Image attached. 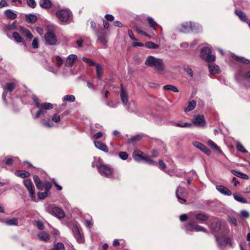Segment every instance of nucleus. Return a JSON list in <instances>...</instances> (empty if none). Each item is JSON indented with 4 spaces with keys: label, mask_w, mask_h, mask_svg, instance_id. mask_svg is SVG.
<instances>
[{
    "label": "nucleus",
    "mask_w": 250,
    "mask_h": 250,
    "mask_svg": "<svg viewBox=\"0 0 250 250\" xmlns=\"http://www.w3.org/2000/svg\"><path fill=\"white\" fill-rule=\"evenodd\" d=\"M5 16L11 20H14L17 18V15L11 10H6L4 12Z\"/></svg>",
    "instance_id": "nucleus-35"
},
{
    "label": "nucleus",
    "mask_w": 250,
    "mask_h": 250,
    "mask_svg": "<svg viewBox=\"0 0 250 250\" xmlns=\"http://www.w3.org/2000/svg\"><path fill=\"white\" fill-rule=\"evenodd\" d=\"M41 123L43 125H44L46 127H51L53 126V125H54V124L52 123H51L49 121H46V122L42 121Z\"/></svg>",
    "instance_id": "nucleus-56"
},
{
    "label": "nucleus",
    "mask_w": 250,
    "mask_h": 250,
    "mask_svg": "<svg viewBox=\"0 0 250 250\" xmlns=\"http://www.w3.org/2000/svg\"><path fill=\"white\" fill-rule=\"evenodd\" d=\"M206 121L203 115H198L195 117L193 124L199 127H204L206 125Z\"/></svg>",
    "instance_id": "nucleus-15"
},
{
    "label": "nucleus",
    "mask_w": 250,
    "mask_h": 250,
    "mask_svg": "<svg viewBox=\"0 0 250 250\" xmlns=\"http://www.w3.org/2000/svg\"><path fill=\"white\" fill-rule=\"evenodd\" d=\"M164 89L165 90L172 91L174 92H178L179 90L175 86L172 85H166L164 86Z\"/></svg>",
    "instance_id": "nucleus-40"
},
{
    "label": "nucleus",
    "mask_w": 250,
    "mask_h": 250,
    "mask_svg": "<svg viewBox=\"0 0 250 250\" xmlns=\"http://www.w3.org/2000/svg\"><path fill=\"white\" fill-rule=\"evenodd\" d=\"M236 15H237L239 19L243 22L248 23L249 20L246 14L243 11L236 9L234 12Z\"/></svg>",
    "instance_id": "nucleus-19"
},
{
    "label": "nucleus",
    "mask_w": 250,
    "mask_h": 250,
    "mask_svg": "<svg viewBox=\"0 0 250 250\" xmlns=\"http://www.w3.org/2000/svg\"><path fill=\"white\" fill-rule=\"evenodd\" d=\"M39 239L42 241H47L49 240L50 237L49 234L44 232H41L38 234Z\"/></svg>",
    "instance_id": "nucleus-31"
},
{
    "label": "nucleus",
    "mask_w": 250,
    "mask_h": 250,
    "mask_svg": "<svg viewBox=\"0 0 250 250\" xmlns=\"http://www.w3.org/2000/svg\"><path fill=\"white\" fill-rule=\"evenodd\" d=\"M215 227H213V229L215 232H217L221 228V223L219 222H216L215 223Z\"/></svg>",
    "instance_id": "nucleus-59"
},
{
    "label": "nucleus",
    "mask_w": 250,
    "mask_h": 250,
    "mask_svg": "<svg viewBox=\"0 0 250 250\" xmlns=\"http://www.w3.org/2000/svg\"><path fill=\"white\" fill-rule=\"evenodd\" d=\"M71 229L77 241L79 243H83L84 242V238L82 229L76 225L73 226Z\"/></svg>",
    "instance_id": "nucleus-8"
},
{
    "label": "nucleus",
    "mask_w": 250,
    "mask_h": 250,
    "mask_svg": "<svg viewBox=\"0 0 250 250\" xmlns=\"http://www.w3.org/2000/svg\"><path fill=\"white\" fill-rule=\"evenodd\" d=\"M51 5L52 3L50 0H41L40 1V5L44 9L50 8Z\"/></svg>",
    "instance_id": "nucleus-26"
},
{
    "label": "nucleus",
    "mask_w": 250,
    "mask_h": 250,
    "mask_svg": "<svg viewBox=\"0 0 250 250\" xmlns=\"http://www.w3.org/2000/svg\"><path fill=\"white\" fill-rule=\"evenodd\" d=\"M56 60L57 61V64L58 66H60L63 63V60L59 56H56Z\"/></svg>",
    "instance_id": "nucleus-58"
},
{
    "label": "nucleus",
    "mask_w": 250,
    "mask_h": 250,
    "mask_svg": "<svg viewBox=\"0 0 250 250\" xmlns=\"http://www.w3.org/2000/svg\"><path fill=\"white\" fill-rule=\"evenodd\" d=\"M193 144L194 146L198 148V149L202 150L206 154L208 155H209L210 154V150L205 145L203 144L198 142H194L193 143Z\"/></svg>",
    "instance_id": "nucleus-16"
},
{
    "label": "nucleus",
    "mask_w": 250,
    "mask_h": 250,
    "mask_svg": "<svg viewBox=\"0 0 250 250\" xmlns=\"http://www.w3.org/2000/svg\"><path fill=\"white\" fill-rule=\"evenodd\" d=\"M142 138V135L140 134H138L135 135L134 137H132L129 139L130 142H134L136 141H138L141 139Z\"/></svg>",
    "instance_id": "nucleus-49"
},
{
    "label": "nucleus",
    "mask_w": 250,
    "mask_h": 250,
    "mask_svg": "<svg viewBox=\"0 0 250 250\" xmlns=\"http://www.w3.org/2000/svg\"><path fill=\"white\" fill-rule=\"evenodd\" d=\"M145 64L149 67H153L160 72L165 70V65L162 59L156 58L152 56H149L146 59Z\"/></svg>",
    "instance_id": "nucleus-2"
},
{
    "label": "nucleus",
    "mask_w": 250,
    "mask_h": 250,
    "mask_svg": "<svg viewBox=\"0 0 250 250\" xmlns=\"http://www.w3.org/2000/svg\"><path fill=\"white\" fill-rule=\"evenodd\" d=\"M96 67L97 77L99 79H101L103 73V67L98 63L96 64Z\"/></svg>",
    "instance_id": "nucleus-34"
},
{
    "label": "nucleus",
    "mask_w": 250,
    "mask_h": 250,
    "mask_svg": "<svg viewBox=\"0 0 250 250\" xmlns=\"http://www.w3.org/2000/svg\"><path fill=\"white\" fill-rule=\"evenodd\" d=\"M84 225L88 228H91L92 226V223L90 220H85Z\"/></svg>",
    "instance_id": "nucleus-63"
},
{
    "label": "nucleus",
    "mask_w": 250,
    "mask_h": 250,
    "mask_svg": "<svg viewBox=\"0 0 250 250\" xmlns=\"http://www.w3.org/2000/svg\"><path fill=\"white\" fill-rule=\"evenodd\" d=\"M196 103L194 101L189 102L188 106L185 109V111H189L193 110L196 106Z\"/></svg>",
    "instance_id": "nucleus-38"
},
{
    "label": "nucleus",
    "mask_w": 250,
    "mask_h": 250,
    "mask_svg": "<svg viewBox=\"0 0 250 250\" xmlns=\"http://www.w3.org/2000/svg\"><path fill=\"white\" fill-rule=\"evenodd\" d=\"M142 152L139 151H135L133 153V158L136 161H140L143 159Z\"/></svg>",
    "instance_id": "nucleus-37"
},
{
    "label": "nucleus",
    "mask_w": 250,
    "mask_h": 250,
    "mask_svg": "<svg viewBox=\"0 0 250 250\" xmlns=\"http://www.w3.org/2000/svg\"><path fill=\"white\" fill-rule=\"evenodd\" d=\"M44 40L46 43L50 45H55L57 42L56 36L51 31H48L45 34Z\"/></svg>",
    "instance_id": "nucleus-12"
},
{
    "label": "nucleus",
    "mask_w": 250,
    "mask_h": 250,
    "mask_svg": "<svg viewBox=\"0 0 250 250\" xmlns=\"http://www.w3.org/2000/svg\"><path fill=\"white\" fill-rule=\"evenodd\" d=\"M44 188H45V191L48 192L52 188L51 183L49 182H45L44 185Z\"/></svg>",
    "instance_id": "nucleus-51"
},
{
    "label": "nucleus",
    "mask_w": 250,
    "mask_h": 250,
    "mask_svg": "<svg viewBox=\"0 0 250 250\" xmlns=\"http://www.w3.org/2000/svg\"><path fill=\"white\" fill-rule=\"evenodd\" d=\"M12 36L14 40L17 42H22L23 43H25V42L24 41L23 39L22 38V37L20 36L19 33L17 32H14L12 34Z\"/></svg>",
    "instance_id": "nucleus-32"
},
{
    "label": "nucleus",
    "mask_w": 250,
    "mask_h": 250,
    "mask_svg": "<svg viewBox=\"0 0 250 250\" xmlns=\"http://www.w3.org/2000/svg\"><path fill=\"white\" fill-rule=\"evenodd\" d=\"M56 15L60 21L63 23H68L70 22L72 14L68 9H62L57 11Z\"/></svg>",
    "instance_id": "nucleus-4"
},
{
    "label": "nucleus",
    "mask_w": 250,
    "mask_h": 250,
    "mask_svg": "<svg viewBox=\"0 0 250 250\" xmlns=\"http://www.w3.org/2000/svg\"><path fill=\"white\" fill-rule=\"evenodd\" d=\"M51 250H65L64 245L62 243H58Z\"/></svg>",
    "instance_id": "nucleus-44"
},
{
    "label": "nucleus",
    "mask_w": 250,
    "mask_h": 250,
    "mask_svg": "<svg viewBox=\"0 0 250 250\" xmlns=\"http://www.w3.org/2000/svg\"><path fill=\"white\" fill-rule=\"evenodd\" d=\"M174 125L176 126L181 127H189L191 126V125H192L191 124H190V123H184L181 121H180L178 123H174Z\"/></svg>",
    "instance_id": "nucleus-41"
},
{
    "label": "nucleus",
    "mask_w": 250,
    "mask_h": 250,
    "mask_svg": "<svg viewBox=\"0 0 250 250\" xmlns=\"http://www.w3.org/2000/svg\"><path fill=\"white\" fill-rule=\"evenodd\" d=\"M201 58L208 62H213L215 60V56L212 54L211 49L208 47L202 48L201 51Z\"/></svg>",
    "instance_id": "nucleus-5"
},
{
    "label": "nucleus",
    "mask_w": 250,
    "mask_h": 250,
    "mask_svg": "<svg viewBox=\"0 0 250 250\" xmlns=\"http://www.w3.org/2000/svg\"><path fill=\"white\" fill-rule=\"evenodd\" d=\"M121 98L122 100V101L123 103L126 105L128 102V97L127 93L125 91V90L124 89L123 84H121Z\"/></svg>",
    "instance_id": "nucleus-21"
},
{
    "label": "nucleus",
    "mask_w": 250,
    "mask_h": 250,
    "mask_svg": "<svg viewBox=\"0 0 250 250\" xmlns=\"http://www.w3.org/2000/svg\"><path fill=\"white\" fill-rule=\"evenodd\" d=\"M62 101L63 102H73L75 101V97L73 95H67L63 97Z\"/></svg>",
    "instance_id": "nucleus-39"
},
{
    "label": "nucleus",
    "mask_w": 250,
    "mask_h": 250,
    "mask_svg": "<svg viewBox=\"0 0 250 250\" xmlns=\"http://www.w3.org/2000/svg\"><path fill=\"white\" fill-rule=\"evenodd\" d=\"M119 156L120 158L123 160H126L128 157V155L126 152H120L119 153Z\"/></svg>",
    "instance_id": "nucleus-48"
},
{
    "label": "nucleus",
    "mask_w": 250,
    "mask_h": 250,
    "mask_svg": "<svg viewBox=\"0 0 250 250\" xmlns=\"http://www.w3.org/2000/svg\"><path fill=\"white\" fill-rule=\"evenodd\" d=\"M232 173L235 175L236 176L241 178L243 179L248 180L249 179V176L246 174H244L241 172L232 170Z\"/></svg>",
    "instance_id": "nucleus-30"
},
{
    "label": "nucleus",
    "mask_w": 250,
    "mask_h": 250,
    "mask_svg": "<svg viewBox=\"0 0 250 250\" xmlns=\"http://www.w3.org/2000/svg\"><path fill=\"white\" fill-rule=\"evenodd\" d=\"M104 133L102 132L99 131L96 134H94L92 139L95 140L99 139L103 137Z\"/></svg>",
    "instance_id": "nucleus-53"
},
{
    "label": "nucleus",
    "mask_w": 250,
    "mask_h": 250,
    "mask_svg": "<svg viewBox=\"0 0 250 250\" xmlns=\"http://www.w3.org/2000/svg\"><path fill=\"white\" fill-rule=\"evenodd\" d=\"M15 175L19 177L22 178H27L30 176V173L27 171L23 170V171H20V170H17L15 172Z\"/></svg>",
    "instance_id": "nucleus-24"
},
{
    "label": "nucleus",
    "mask_w": 250,
    "mask_h": 250,
    "mask_svg": "<svg viewBox=\"0 0 250 250\" xmlns=\"http://www.w3.org/2000/svg\"><path fill=\"white\" fill-rule=\"evenodd\" d=\"M185 70L190 77H192L193 76V71L191 68L188 66H187L185 68Z\"/></svg>",
    "instance_id": "nucleus-57"
},
{
    "label": "nucleus",
    "mask_w": 250,
    "mask_h": 250,
    "mask_svg": "<svg viewBox=\"0 0 250 250\" xmlns=\"http://www.w3.org/2000/svg\"><path fill=\"white\" fill-rule=\"evenodd\" d=\"M233 197L235 200H236L237 201L242 203H247L248 201L247 200L242 197V196L237 194V193H234L233 194Z\"/></svg>",
    "instance_id": "nucleus-36"
},
{
    "label": "nucleus",
    "mask_w": 250,
    "mask_h": 250,
    "mask_svg": "<svg viewBox=\"0 0 250 250\" xmlns=\"http://www.w3.org/2000/svg\"><path fill=\"white\" fill-rule=\"evenodd\" d=\"M96 35L98 37V40L104 45L107 43V40L105 38V34L103 29L99 30L96 31Z\"/></svg>",
    "instance_id": "nucleus-17"
},
{
    "label": "nucleus",
    "mask_w": 250,
    "mask_h": 250,
    "mask_svg": "<svg viewBox=\"0 0 250 250\" xmlns=\"http://www.w3.org/2000/svg\"><path fill=\"white\" fill-rule=\"evenodd\" d=\"M128 35L129 37H130V38L132 40H133V41L137 40V39L135 38V37H134V36L133 34L132 31L131 29H129L128 30Z\"/></svg>",
    "instance_id": "nucleus-60"
},
{
    "label": "nucleus",
    "mask_w": 250,
    "mask_h": 250,
    "mask_svg": "<svg viewBox=\"0 0 250 250\" xmlns=\"http://www.w3.org/2000/svg\"><path fill=\"white\" fill-rule=\"evenodd\" d=\"M215 238L218 247L221 248L227 245H229L231 247H232L233 242L230 238L225 236L219 237L217 235H215Z\"/></svg>",
    "instance_id": "nucleus-9"
},
{
    "label": "nucleus",
    "mask_w": 250,
    "mask_h": 250,
    "mask_svg": "<svg viewBox=\"0 0 250 250\" xmlns=\"http://www.w3.org/2000/svg\"><path fill=\"white\" fill-rule=\"evenodd\" d=\"M3 90H7L9 92H12L15 88V84L13 83H7L5 86H2Z\"/></svg>",
    "instance_id": "nucleus-29"
},
{
    "label": "nucleus",
    "mask_w": 250,
    "mask_h": 250,
    "mask_svg": "<svg viewBox=\"0 0 250 250\" xmlns=\"http://www.w3.org/2000/svg\"><path fill=\"white\" fill-rule=\"evenodd\" d=\"M196 26H198V25L195 23L186 22L182 24L180 30L182 32L187 33L195 29Z\"/></svg>",
    "instance_id": "nucleus-13"
},
{
    "label": "nucleus",
    "mask_w": 250,
    "mask_h": 250,
    "mask_svg": "<svg viewBox=\"0 0 250 250\" xmlns=\"http://www.w3.org/2000/svg\"><path fill=\"white\" fill-rule=\"evenodd\" d=\"M45 210L49 213L58 218H63L65 216V213L63 210L53 205L47 204L45 205Z\"/></svg>",
    "instance_id": "nucleus-3"
},
{
    "label": "nucleus",
    "mask_w": 250,
    "mask_h": 250,
    "mask_svg": "<svg viewBox=\"0 0 250 250\" xmlns=\"http://www.w3.org/2000/svg\"><path fill=\"white\" fill-rule=\"evenodd\" d=\"M77 56L75 54H71L66 58L65 65L67 67H71L74 62L77 60Z\"/></svg>",
    "instance_id": "nucleus-18"
},
{
    "label": "nucleus",
    "mask_w": 250,
    "mask_h": 250,
    "mask_svg": "<svg viewBox=\"0 0 250 250\" xmlns=\"http://www.w3.org/2000/svg\"><path fill=\"white\" fill-rule=\"evenodd\" d=\"M19 30L21 32V33L26 38H28L29 39H32L33 37L31 32L23 27H20Z\"/></svg>",
    "instance_id": "nucleus-23"
},
{
    "label": "nucleus",
    "mask_w": 250,
    "mask_h": 250,
    "mask_svg": "<svg viewBox=\"0 0 250 250\" xmlns=\"http://www.w3.org/2000/svg\"><path fill=\"white\" fill-rule=\"evenodd\" d=\"M32 46L34 48H38V42L37 39L36 38H34L33 40Z\"/></svg>",
    "instance_id": "nucleus-61"
},
{
    "label": "nucleus",
    "mask_w": 250,
    "mask_h": 250,
    "mask_svg": "<svg viewBox=\"0 0 250 250\" xmlns=\"http://www.w3.org/2000/svg\"><path fill=\"white\" fill-rule=\"evenodd\" d=\"M98 169L102 175L107 177H111L114 173L113 169L106 165H100L98 167Z\"/></svg>",
    "instance_id": "nucleus-6"
},
{
    "label": "nucleus",
    "mask_w": 250,
    "mask_h": 250,
    "mask_svg": "<svg viewBox=\"0 0 250 250\" xmlns=\"http://www.w3.org/2000/svg\"><path fill=\"white\" fill-rule=\"evenodd\" d=\"M244 78L248 82L250 83V71L245 73Z\"/></svg>",
    "instance_id": "nucleus-64"
},
{
    "label": "nucleus",
    "mask_w": 250,
    "mask_h": 250,
    "mask_svg": "<svg viewBox=\"0 0 250 250\" xmlns=\"http://www.w3.org/2000/svg\"><path fill=\"white\" fill-rule=\"evenodd\" d=\"M187 195L188 192L184 188L180 187L177 188L176 191V196L180 203L185 204L186 203V200L185 198Z\"/></svg>",
    "instance_id": "nucleus-10"
},
{
    "label": "nucleus",
    "mask_w": 250,
    "mask_h": 250,
    "mask_svg": "<svg viewBox=\"0 0 250 250\" xmlns=\"http://www.w3.org/2000/svg\"><path fill=\"white\" fill-rule=\"evenodd\" d=\"M145 45L146 47L150 49H157L159 47L158 44H155L152 42H146Z\"/></svg>",
    "instance_id": "nucleus-42"
},
{
    "label": "nucleus",
    "mask_w": 250,
    "mask_h": 250,
    "mask_svg": "<svg viewBox=\"0 0 250 250\" xmlns=\"http://www.w3.org/2000/svg\"><path fill=\"white\" fill-rule=\"evenodd\" d=\"M27 3L28 6L33 8H35L36 6V3L34 0H27Z\"/></svg>",
    "instance_id": "nucleus-55"
},
{
    "label": "nucleus",
    "mask_w": 250,
    "mask_h": 250,
    "mask_svg": "<svg viewBox=\"0 0 250 250\" xmlns=\"http://www.w3.org/2000/svg\"><path fill=\"white\" fill-rule=\"evenodd\" d=\"M105 18L106 19V20L107 21H112L114 19V17L112 15H110V14H106L105 16Z\"/></svg>",
    "instance_id": "nucleus-62"
},
{
    "label": "nucleus",
    "mask_w": 250,
    "mask_h": 250,
    "mask_svg": "<svg viewBox=\"0 0 250 250\" xmlns=\"http://www.w3.org/2000/svg\"><path fill=\"white\" fill-rule=\"evenodd\" d=\"M18 219L16 218H13L11 219L5 221V224L9 226H13L18 225Z\"/></svg>",
    "instance_id": "nucleus-43"
},
{
    "label": "nucleus",
    "mask_w": 250,
    "mask_h": 250,
    "mask_svg": "<svg viewBox=\"0 0 250 250\" xmlns=\"http://www.w3.org/2000/svg\"><path fill=\"white\" fill-rule=\"evenodd\" d=\"M135 30L138 34L143 35L146 36V37H150V36L146 33L143 31L139 27L136 26Z\"/></svg>",
    "instance_id": "nucleus-50"
},
{
    "label": "nucleus",
    "mask_w": 250,
    "mask_h": 250,
    "mask_svg": "<svg viewBox=\"0 0 250 250\" xmlns=\"http://www.w3.org/2000/svg\"><path fill=\"white\" fill-rule=\"evenodd\" d=\"M143 160H144L145 162L148 163L150 165H154L155 162L153 161L151 158L148 156H145L143 157Z\"/></svg>",
    "instance_id": "nucleus-47"
},
{
    "label": "nucleus",
    "mask_w": 250,
    "mask_h": 250,
    "mask_svg": "<svg viewBox=\"0 0 250 250\" xmlns=\"http://www.w3.org/2000/svg\"><path fill=\"white\" fill-rule=\"evenodd\" d=\"M189 218H195L201 223H204L208 219V216L202 213H196L193 212H190L188 214Z\"/></svg>",
    "instance_id": "nucleus-14"
},
{
    "label": "nucleus",
    "mask_w": 250,
    "mask_h": 250,
    "mask_svg": "<svg viewBox=\"0 0 250 250\" xmlns=\"http://www.w3.org/2000/svg\"><path fill=\"white\" fill-rule=\"evenodd\" d=\"M208 146H209L211 148L216 150L218 152H221V150L220 147L216 145V144L213 142L212 140H208L207 142Z\"/></svg>",
    "instance_id": "nucleus-33"
},
{
    "label": "nucleus",
    "mask_w": 250,
    "mask_h": 250,
    "mask_svg": "<svg viewBox=\"0 0 250 250\" xmlns=\"http://www.w3.org/2000/svg\"><path fill=\"white\" fill-rule=\"evenodd\" d=\"M23 184L29 193L30 197L31 198L32 200L34 201L36 197L35 188L31 180H25L23 181Z\"/></svg>",
    "instance_id": "nucleus-11"
},
{
    "label": "nucleus",
    "mask_w": 250,
    "mask_h": 250,
    "mask_svg": "<svg viewBox=\"0 0 250 250\" xmlns=\"http://www.w3.org/2000/svg\"><path fill=\"white\" fill-rule=\"evenodd\" d=\"M208 68L209 72L212 74L218 73L219 71V67L215 64H209Z\"/></svg>",
    "instance_id": "nucleus-27"
},
{
    "label": "nucleus",
    "mask_w": 250,
    "mask_h": 250,
    "mask_svg": "<svg viewBox=\"0 0 250 250\" xmlns=\"http://www.w3.org/2000/svg\"><path fill=\"white\" fill-rule=\"evenodd\" d=\"M236 148L237 150L243 153L247 152V150L244 148L243 145L240 143H237L236 144Z\"/></svg>",
    "instance_id": "nucleus-46"
},
{
    "label": "nucleus",
    "mask_w": 250,
    "mask_h": 250,
    "mask_svg": "<svg viewBox=\"0 0 250 250\" xmlns=\"http://www.w3.org/2000/svg\"><path fill=\"white\" fill-rule=\"evenodd\" d=\"M48 195V192L44 191L43 192H38V196L40 199L42 200L46 197Z\"/></svg>",
    "instance_id": "nucleus-52"
},
{
    "label": "nucleus",
    "mask_w": 250,
    "mask_h": 250,
    "mask_svg": "<svg viewBox=\"0 0 250 250\" xmlns=\"http://www.w3.org/2000/svg\"><path fill=\"white\" fill-rule=\"evenodd\" d=\"M216 188L219 192L225 195L230 196L232 194L231 191L229 188L223 186L218 185L217 186Z\"/></svg>",
    "instance_id": "nucleus-20"
},
{
    "label": "nucleus",
    "mask_w": 250,
    "mask_h": 250,
    "mask_svg": "<svg viewBox=\"0 0 250 250\" xmlns=\"http://www.w3.org/2000/svg\"><path fill=\"white\" fill-rule=\"evenodd\" d=\"M94 145L96 148L104 152H108V149L107 146L102 142L100 141H94Z\"/></svg>",
    "instance_id": "nucleus-22"
},
{
    "label": "nucleus",
    "mask_w": 250,
    "mask_h": 250,
    "mask_svg": "<svg viewBox=\"0 0 250 250\" xmlns=\"http://www.w3.org/2000/svg\"><path fill=\"white\" fill-rule=\"evenodd\" d=\"M26 21L31 23L35 22L37 20V17L35 15L29 14L25 16Z\"/></svg>",
    "instance_id": "nucleus-28"
},
{
    "label": "nucleus",
    "mask_w": 250,
    "mask_h": 250,
    "mask_svg": "<svg viewBox=\"0 0 250 250\" xmlns=\"http://www.w3.org/2000/svg\"><path fill=\"white\" fill-rule=\"evenodd\" d=\"M147 21L149 24V25L154 30H156L158 24L153 20V19L150 17L147 18Z\"/></svg>",
    "instance_id": "nucleus-25"
},
{
    "label": "nucleus",
    "mask_w": 250,
    "mask_h": 250,
    "mask_svg": "<svg viewBox=\"0 0 250 250\" xmlns=\"http://www.w3.org/2000/svg\"><path fill=\"white\" fill-rule=\"evenodd\" d=\"M185 229L188 231H203L208 232L207 229L197 225L195 222H191L187 223L185 226Z\"/></svg>",
    "instance_id": "nucleus-7"
},
{
    "label": "nucleus",
    "mask_w": 250,
    "mask_h": 250,
    "mask_svg": "<svg viewBox=\"0 0 250 250\" xmlns=\"http://www.w3.org/2000/svg\"><path fill=\"white\" fill-rule=\"evenodd\" d=\"M82 60L83 62L87 63L90 66L95 65L97 63H95L92 60L88 59L85 57H83Z\"/></svg>",
    "instance_id": "nucleus-45"
},
{
    "label": "nucleus",
    "mask_w": 250,
    "mask_h": 250,
    "mask_svg": "<svg viewBox=\"0 0 250 250\" xmlns=\"http://www.w3.org/2000/svg\"><path fill=\"white\" fill-rule=\"evenodd\" d=\"M60 116L58 114H54L52 117V120L56 123H59L60 121Z\"/></svg>",
    "instance_id": "nucleus-54"
},
{
    "label": "nucleus",
    "mask_w": 250,
    "mask_h": 250,
    "mask_svg": "<svg viewBox=\"0 0 250 250\" xmlns=\"http://www.w3.org/2000/svg\"><path fill=\"white\" fill-rule=\"evenodd\" d=\"M32 99L34 102L36 107L39 108V110L37 112L35 118H38L41 115H44L46 112V110H50L53 108V104L49 103H40L39 98L35 95H32Z\"/></svg>",
    "instance_id": "nucleus-1"
}]
</instances>
